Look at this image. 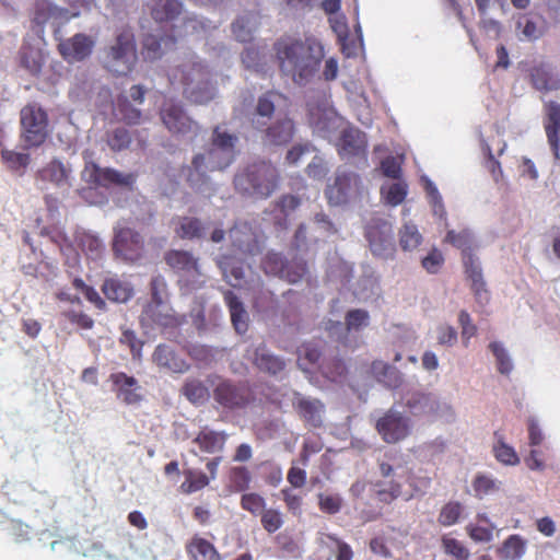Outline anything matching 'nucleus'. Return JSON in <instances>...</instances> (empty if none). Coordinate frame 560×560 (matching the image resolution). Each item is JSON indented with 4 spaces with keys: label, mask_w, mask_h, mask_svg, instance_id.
Wrapping results in <instances>:
<instances>
[{
    "label": "nucleus",
    "mask_w": 560,
    "mask_h": 560,
    "mask_svg": "<svg viewBox=\"0 0 560 560\" xmlns=\"http://www.w3.org/2000/svg\"><path fill=\"white\" fill-rule=\"evenodd\" d=\"M238 137L217 126L211 136L210 145L194 153L190 164L185 168L186 180L196 191L210 196L215 190V184L210 173L224 171L236 159Z\"/></svg>",
    "instance_id": "1"
},
{
    "label": "nucleus",
    "mask_w": 560,
    "mask_h": 560,
    "mask_svg": "<svg viewBox=\"0 0 560 560\" xmlns=\"http://www.w3.org/2000/svg\"><path fill=\"white\" fill-rule=\"evenodd\" d=\"M275 48L282 73L294 83L306 85L316 77L324 57L323 45L317 39H280Z\"/></svg>",
    "instance_id": "2"
},
{
    "label": "nucleus",
    "mask_w": 560,
    "mask_h": 560,
    "mask_svg": "<svg viewBox=\"0 0 560 560\" xmlns=\"http://www.w3.org/2000/svg\"><path fill=\"white\" fill-rule=\"evenodd\" d=\"M145 7L150 10L156 22H170L173 27L174 37H183L215 28L209 21L199 19L196 15L184 13L183 4L178 0H144Z\"/></svg>",
    "instance_id": "3"
},
{
    "label": "nucleus",
    "mask_w": 560,
    "mask_h": 560,
    "mask_svg": "<svg viewBox=\"0 0 560 560\" xmlns=\"http://www.w3.org/2000/svg\"><path fill=\"white\" fill-rule=\"evenodd\" d=\"M174 78L184 85V94L192 103L206 104L215 97L217 89L210 81L209 72L195 55L179 65Z\"/></svg>",
    "instance_id": "4"
},
{
    "label": "nucleus",
    "mask_w": 560,
    "mask_h": 560,
    "mask_svg": "<svg viewBox=\"0 0 560 560\" xmlns=\"http://www.w3.org/2000/svg\"><path fill=\"white\" fill-rule=\"evenodd\" d=\"M278 171L268 162L261 161L249 165L235 176V187L252 197L267 198L278 185Z\"/></svg>",
    "instance_id": "5"
},
{
    "label": "nucleus",
    "mask_w": 560,
    "mask_h": 560,
    "mask_svg": "<svg viewBox=\"0 0 560 560\" xmlns=\"http://www.w3.org/2000/svg\"><path fill=\"white\" fill-rule=\"evenodd\" d=\"M137 61V51L132 34L124 32L108 47L104 57L105 67L117 75L128 74Z\"/></svg>",
    "instance_id": "6"
},
{
    "label": "nucleus",
    "mask_w": 560,
    "mask_h": 560,
    "mask_svg": "<svg viewBox=\"0 0 560 560\" xmlns=\"http://www.w3.org/2000/svg\"><path fill=\"white\" fill-rule=\"evenodd\" d=\"M308 118L313 131L328 140H331L343 126L342 117L337 114L326 97L315 103H308Z\"/></svg>",
    "instance_id": "7"
},
{
    "label": "nucleus",
    "mask_w": 560,
    "mask_h": 560,
    "mask_svg": "<svg viewBox=\"0 0 560 560\" xmlns=\"http://www.w3.org/2000/svg\"><path fill=\"white\" fill-rule=\"evenodd\" d=\"M365 237L373 256L381 259H390L394 257L396 246L390 222L381 218L372 219L366 225Z\"/></svg>",
    "instance_id": "8"
},
{
    "label": "nucleus",
    "mask_w": 560,
    "mask_h": 560,
    "mask_svg": "<svg viewBox=\"0 0 560 560\" xmlns=\"http://www.w3.org/2000/svg\"><path fill=\"white\" fill-rule=\"evenodd\" d=\"M23 148L40 145L47 137L46 113L36 104H30L21 110Z\"/></svg>",
    "instance_id": "9"
},
{
    "label": "nucleus",
    "mask_w": 560,
    "mask_h": 560,
    "mask_svg": "<svg viewBox=\"0 0 560 560\" xmlns=\"http://www.w3.org/2000/svg\"><path fill=\"white\" fill-rule=\"evenodd\" d=\"M161 120L165 128L173 135L192 139L200 127L184 110L180 103L166 101L160 112Z\"/></svg>",
    "instance_id": "10"
},
{
    "label": "nucleus",
    "mask_w": 560,
    "mask_h": 560,
    "mask_svg": "<svg viewBox=\"0 0 560 560\" xmlns=\"http://www.w3.org/2000/svg\"><path fill=\"white\" fill-rule=\"evenodd\" d=\"M362 192L363 186L359 176L347 172H338L335 183L326 190L329 202L335 206L355 200Z\"/></svg>",
    "instance_id": "11"
},
{
    "label": "nucleus",
    "mask_w": 560,
    "mask_h": 560,
    "mask_svg": "<svg viewBox=\"0 0 560 560\" xmlns=\"http://www.w3.org/2000/svg\"><path fill=\"white\" fill-rule=\"evenodd\" d=\"M81 177L88 184L103 187L117 185L128 188L135 183V176L131 173H120L113 168H101L96 164L89 162H86Z\"/></svg>",
    "instance_id": "12"
},
{
    "label": "nucleus",
    "mask_w": 560,
    "mask_h": 560,
    "mask_svg": "<svg viewBox=\"0 0 560 560\" xmlns=\"http://www.w3.org/2000/svg\"><path fill=\"white\" fill-rule=\"evenodd\" d=\"M166 261L173 269L182 272V281H186L192 288H197L205 282L200 266L190 253L173 250L167 254Z\"/></svg>",
    "instance_id": "13"
},
{
    "label": "nucleus",
    "mask_w": 560,
    "mask_h": 560,
    "mask_svg": "<svg viewBox=\"0 0 560 560\" xmlns=\"http://www.w3.org/2000/svg\"><path fill=\"white\" fill-rule=\"evenodd\" d=\"M142 238L128 228H115L113 250L115 255L125 261L133 262L141 257Z\"/></svg>",
    "instance_id": "14"
},
{
    "label": "nucleus",
    "mask_w": 560,
    "mask_h": 560,
    "mask_svg": "<svg viewBox=\"0 0 560 560\" xmlns=\"http://www.w3.org/2000/svg\"><path fill=\"white\" fill-rule=\"evenodd\" d=\"M365 135L361 132L359 129L347 128L341 131V138L338 144V152L342 159L365 165Z\"/></svg>",
    "instance_id": "15"
},
{
    "label": "nucleus",
    "mask_w": 560,
    "mask_h": 560,
    "mask_svg": "<svg viewBox=\"0 0 560 560\" xmlns=\"http://www.w3.org/2000/svg\"><path fill=\"white\" fill-rule=\"evenodd\" d=\"M230 238L233 246L249 255L260 253L264 242V235L247 222L236 223L230 231Z\"/></svg>",
    "instance_id": "16"
},
{
    "label": "nucleus",
    "mask_w": 560,
    "mask_h": 560,
    "mask_svg": "<svg viewBox=\"0 0 560 560\" xmlns=\"http://www.w3.org/2000/svg\"><path fill=\"white\" fill-rule=\"evenodd\" d=\"M376 429L387 443H396L410 432L409 419L400 412L390 409L377 421Z\"/></svg>",
    "instance_id": "17"
},
{
    "label": "nucleus",
    "mask_w": 560,
    "mask_h": 560,
    "mask_svg": "<svg viewBox=\"0 0 560 560\" xmlns=\"http://www.w3.org/2000/svg\"><path fill=\"white\" fill-rule=\"evenodd\" d=\"M94 45L95 40L92 36L78 33L70 38L60 40L58 49L68 62H79L92 54Z\"/></svg>",
    "instance_id": "18"
},
{
    "label": "nucleus",
    "mask_w": 560,
    "mask_h": 560,
    "mask_svg": "<svg viewBox=\"0 0 560 560\" xmlns=\"http://www.w3.org/2000/svg\"><path fill=\"white\" fill-rule=\"evenodd\" d=\"M213 387V397L221 406L230 409L241 408L247 402V398L242 389L234 386L231 382L214 377L209 380Z\"/></svg>",
    "instance_id": "19"
},
{
    "label": "nucleus",
    "mask_w": 560,
    "mask_h": 560,
    "mask_svg": "<svg viewBox=\"0 0 560 560\" xmlns=\"http://www.w3.org/2000/svg\"><path fill=\"white\" fill-rule=\"evenodd\" d=\"M39 178L67 191L72 186V170L68 164L54 159L39 172Z\"/></svg>",
    "instance_id": "20"
},
{
    "label": "nucleus",
    "mask_w": 560,
    "mask_h": 560,
    "mask_svg": "<svg viewBox=\"0 0 560 560\" xmlns=\"http://www.w3.org/2000/svg\"><path fill=\"white\" fill-rule=\"evenodd\" d=\"M259 131L264 133L262 139L266 144L283 145L292 139L294 126L291 119L282 117L268 124Z\"/></svg>",
    "instance_id": "21"
},
{
    "label": "nucleus",
    "mask_w": 560,
    "mask_h": 560,
    "mask_svg": "<svg viewBox=\"0 0 560 560\" xmlns=\"http://www.w3.org/2000/svg\"><path fill=\"white\" fill-rule=\"evenodd\" d=\"M545 129L553 155L560 161V105L555 102H550L547 105V122Z\"/></svg>",
    "instance_id": "22"
},
{
    "label": "nucleus",
    "mask_w": 560,
    "mask_h": 560,
    "mask_svg": "<svg viewBox=\"0 0 560 560\" xmlns=\"http://www.w3.org/2000/svg\"><path fill=\"white\" fill-rule=\"evenodd\" d=\"M299 413L312 427L322 425L325 413L324 405L315 398L298 397L295 400Z\"/></svg>",
    "instance_id": "23"
},
{
    "label": "nucleus",
    "mask_w": 560,
    "mask_h": 560,
    "mask_svg": "<svg viewBox=\"0 0 560 560\" xmlns=\"http://www.w3.org/2000/svg\"><path fill=\"white\" fill-rule=\"evenodd\" d=\"M280 95L277 93H266L258 98L256 112L252 119L253 126L257 130H262L275 113V106Z\"/></svg>",
    "instance_id": "24"
},
{
    "label": "nucleus",
    "mask_w": 560,
    "mask_h": 560,
    "mask_svg": "<svg viewBox=\"0 0 560 560\" xmlns=\"http://www.w3.org/2000/svg\"><path fill=\"white\" fill-rule=\"evenodd\" d=\"M405 404L413 415L436 413L441 405L435 396L424 393L408 394Z\"/></svg>",
    "instance_id": "25"
},
{
    "label": "nucleus",
    "mask_w": 560,
    "mask_h": 560,
    "mask_svg": "<svg viewBox=\"0 0 560 560\" xmlns=\"http://www.w3.org/2000/svg\"><path fill=\"white\" fill-rule=\"evenodd\" d=\"M259 25V16L257 13L248 12L240 15L232 23V33L236 40L246 43L253 39L254 33Z\"/></svg>",
    "instance_id": "26"
},
{
    "label": "nucleus",
    "mask_w": 560,
    "mask_h": 560,
    "mask_svg": "<svg viewBox=\"0 0 560 560\" xmlns=\"http://www.w3.org/2000/svg\"><path fill=\"white\" fill-rule=\"evenodd\" d=\"M516 30L518 31V38L521 40L534 42L545 34L547 25L541 18L534 19L522 15L516 22Z\"/></svg>",
    "instance_id": "27"
},
{
    "label": "nucleus",
    "mask_w": 560,
    "mask_h": 560,
    "mask_svg": "<svg viewBox=\"0 0 560 560\" xmlns=\"http://www.w3.org/2000/svg\"><path fill=\"white\" fill-rule=\"evenodd\" d=\"M153 361L163 369L174 373H183L187 370V364L184 360L178 358L173 349L165 345H160L155 348L153 353Z\"/></svg>",
    "instance_id": "28"
},
{
    "label": "nucleus",
    "mask_w": 560,
    "mask_h": 560,
    "mask_svg": "<svg viewBox=\"0 0 560 560\" xmlns=\"http://www.w3.org/2000/svg\"><path fill=\"white\" fill-rule=\"evenodd\" d=\"M253 360L260 371L273 375L281 372L285 366V362L272 354L264 345L258 346L254 350Z\"/></svg>",
    "instance_id": "29"
},
{
    "label": "nucleus",
    "mask_w": 560,
    "mask_h": 560,
    "mask_svg": "<svg viewBox=\"0 0 560 560\" xmlns=\"http://www.w3.org/2000/svg\"><path fill=\"white\" fill-rule=\"evenodd\" d=\"M532 81L538 91L550 92L560 88V78L549 66L536 67L532 72Z\"/></svg>",
    "instance_id": "30"
},
{
    "label": "nucleus",
    "mask_w": 560,
    "mask_h": 560,
    "mask_svg": "<svg viewBox=\"0 0 560 560\" xmlns=\"http://www.w3.org/2000/svg\"><path fill=\"white\" fill-rule=\"evenodd\" d=\"M102 290L108 300L118 303L127 302L132 295L130 283L116 278L106 279Z\"/></svg>",
    "instance_id": "31"
},
{
    "label": "nucleus",
    "mask_w": 560,
    "mask_h": 560,
    "mask_svg": "<svg viewBox=\"0 0 560 560\" xmlns=\"http://www.w3.org/2000/svg\"><path fill=\"white\" fill-rule=\"evenodd\" d=\"M210 230V223L195 218H182L176 233L182 238L205 237Z\"/></svg>",
    "instance_id": "32"
},
{
    "label": "nucleus",
    "mask_w": 560,
    "mask_h": 560,
    "mask_svg": "<svg viewBox=\"0 0 560 560\" xmlns=\"http://www.w3.org/2000/svg\"><path fill=\"white\" fill-rule=\"evenodd\" d=\"M224 300L230 308L231 320L237 332H245L247 329L248 314L245 311L242 302L231 291H226Z\"/></svg>",
    "instance_id": "33"
},
{
    "label": "nucleus",
    "mask_w": 560,
    "mask_h": 560,
    "mask_svg": "<svg viewBox=\"0 0 560 560\" xmlns=\"http://www.w3.org/2000/svg\"><path fill=\"white\" fill-rule=\"evenodd\" d=\"M371 370L377 382L386 387L396 388L401 384L400 372L383 361L373 362Z\"/></svg>",
    "instance_id": "34"
},
{
    "label": "nucleus",
    "mask_w": 560,
    "mask_h": 560,
    "mask_svg": "<svg viewBox=\"0 0 560 560\" xmlns=\"http://www.w3.org/2000/svg\"><path fill=\"white\" fill-rule=\"evenodd\" d=\"M187 552L192 560H221L214 546L199 537L191 539L187 546Z\"/></svg>",
    "instance_id": "35"
},
{
    "label": "nucleus",
    "mask_w": 560,
    "mask_h": 560,
    "mask_svg": "<svg viewBox=\"0 0 560 560\" xmlns=\"http://www.w3.org/2000/svg\"><path fill=\"white\" fill-rule=\"evenodd\" d=\"M144 313L160 326L170 327L177 324L172 308L165 302L149 304L145 307Z\"/></svg>",
    "instance_id": "36"
},
{
    "label": "nucleus",
    "mask_w": 560,
    "mask_h": 560,
    "mask_svg": "<svg viewBox=\"0 0 560 560\" xmlns=\"http://www.w3.org/2000/svg\"><path fill=\"white\" fill-rule=\"evenodd\" d=\"M422 234L418 226L412 222H405L399 230V245L402 250L411 252L422 243Z\"/></svg>",
    "instance_id": "37"
},
{
    "label": "nucleus",
    "mask_w": 560,
    "mask_h": 560,
    "mask_svg": "<svg viewBox=\"0 0 560 560\" xmlns=\"http://www.w3.org/2000/svg\"><path fill=\"white\" fill-rule=\"evenodd\" d=\"M226 435L220 432L202 431L195 442L207 453H215L223 448Z\"/></svg>",
    "instance_id": "38"
},
{
    "label": "nucleus",
    "mask_w": 560,
    "mask_h": 560,
    "mask_svg": "<svg viewBox=\"0 0 560 560\" xmlns=\"http://www.w3.org/2000/svg\"><path fill=\"white\" fill-rule=\"evenodd\" d=\"M446 241L463 252V256L472 255L471 250L476 247V240L471 231L462 230L456 233L448 231Z\"/></svg>",
    "instance_id": "39"
},
{
    "label": "nucleus",
    "mask_w": 560,
    "mask_h": 560,
    "mask_svg": "<svg viewBox=\"0 0 560 560\" xmlns=\"http://www.w3.org/2000/svg\"><path fill=\"white\" fill-rule=\"evenodd\" d=\"M45 63V55L39 48L28 47L24 48L22 52V66L30 71V73L37 75L40 73Z\"/></svg>",
    "instance_id": "40"
},
{
    "label": "nucleus",
    "mask_w": 560,
    "mask_h": 560,
    "mask_svg": "<svg viewBox=\"0 0 560 560\" xmlns=\"http://www.w3.org/2000/svg\"><path fill=\"white\" fill-rule=\"evenodd\" d=\"M218 266L222 271L224 279L233 287H237L241 280L244 279L245 272L242 265H235L234 261L228 257H223L218 261Z\"/></svg>",
    "instance_id": "41"
},
{
    "label": "nucleus",
    "mask_w": 560,
    "mask_h": 560,
    "mask_svg": "<svg viewBox=\"0 0 560 560\" xmlns=\"http://www.w3.org/2000/svg\"><path fill=\"white\" fill-rule=\"evenodd\" d=\"M78 242L79 246L85 253L88 258L92 260L98 259L104 252L103 242L91 233L81 234L78 238Z\"/></svg>",
    "instance_id": "42"
},
{
    "label": "nucleus",
    "mask_w": 560,
    "mask_h": 560,
    "mask_svg": "<svg viewBox=\"0 0 560 560\" xmlns=\"http://www.w3.org/2000/svg\"><path fill=\"white\" fill-rule=\"evenodd\" d=\"M183 393L195 405H201L209 398V388L198 380L187 381L183 387Z\"/></svg>",
    "instance_id": "43"
},
{
    "label": "nucleus",
    "mask_w": 560,
    "mask_h": 560,
    "mask_svg": "<svg viewBox=\"0 0 560 560\" xmlns=\"http://www.w3.org/2000/svg\"><path fill=\"white\" fill-rule=\"evenodd\" d=\"M508 560H520L525 553V541L517 535L510 536L500 550Z\"/></svg>",
    "instance_id": "44"
},
{
    "label": "nucleus",
    "mask_w": 560,
    "mask_h": 560,
    "mask_svg": "<svg viewBox=\"0 0 560 560\" xmlns=\"http://www.w3.org/2000/svg\"><path fill=\"white\" fill-rule=\"evenodd\" d=\"M46 18L45 21H51L52 24H62L70 19L79 16V12H70L68 9L48 3L44 8Z\"/></svg>",
    "instance_id": "45"
},
{
    "label": "nucleus",
    "mask_w": 560,
    "mask_h": 560,
    "mask_svg": "<svg viewBox=\"0 0 560 560\" xmlns=\"http://www.w3.org/2000/svg\"><path fill=\"white\" fill-rule=\"evenodd\" d=\"M168 45V39L162 38L156 35H149L143 40V49L145 57L149 59H158L163 52V46L166 47Z\"/></svg>",
    "instance_id": "46"
},
{
    "label": "nucleus",
    "mask_w": 560,
    "mask_h": 560,
    "mask_svg": "<svg viewBox=\"0 0 560 560\" xmlns=\"http://www.w3.org/2000/svg\"><path fill=\"white\" fill-rule=\"evenodd\" d=\"M300 205L301 200L295 196L285 195L281 197L275 206V211L277 212V221L281 223L282 218L280 217V214L283 218H288L299 208Z\"/></svg>",
    "instance_id": "47"
},
{
    "label": "nucleus",
    "mask_w": 560,
    "mask_h": 560,
    "mask_svg": "<svg viewBox=\"0 0 560 560\" xmlns=\"http://www.w3.org/2000/svg\"><path fill=\"white\" fill-rule=\"evenodd\" d=\"M262 267L267 273L277 276L282 279L289 265L285 264L280 254L269 253L262 261Z\"/></svg>",
    "instance_id": "48"
},
{
    "label": "nucleus",
    "mask_w": 560,
    "mask_h": 560,
    "mask_svg": "<svg viewBox=\"0 0 560 560\" xmlns=\"http://www.w3.org/2000/svg\"><path fill=\"white\" fill-rule=\"evenodd\" d=\"M463 506L458 502H450L445 504L439 515V522L443 526H452L456 524L460 517Z\"/></svg>",
    "instance_id": "49"
},
{
    "label": "nucleus",
    "mask_w": 560,
    "mask_h": 560,
    "mask_svg": "<svg viewBox=\"0 0 560 560\" xmlns=\"http://www.w3.org/2000/svg\"><path fill=\"white\" fill-rule=\"evenodd\" d=\"M442 546L445 553L454 557L456 560H467L470 555L469 550L455 538L443 537Z\"/></svg>",
    "instance_id": "50"
},
{
    "label": "nucleus",
    "mask_w": 560,
    "mask_h": 560,
    "mask_svg": "<svg viewBox=\"0 0 560 560\" xmlns=\"http://www.w3.org/2000/svg\"><path fill=\"white\" fill-rule=\"evenodd\" d=\"M1 156L4 163L12 170L25 168L30 163V155L23 152H15L12 150L3 149Z\"/></svg>",
    "instance_id": "51"
},
{
    "label": "nucleus",
    "mask_w": 560,
    "mask_h": 560,
    "mask_svg": "<svg viewBox=\"0 0 560 560\" xmlns=\"http://www.w3.org/2000/svg\"><path fill=\"white\" fill-rule=\"evenodd\" d=\"M382 194L392 206L401 203L407 195L406 186L401 183H394L382 187Z\"/></svg>",
    "instance_id": "52"
},
{
    "label": "nucleus",
    "mask_w": 560,
    "mask_h": 560,
    "mask_svg": "<svg viewBox=\"0 0 560 560\" xmlns=\"http://www.w3.org/2000/svg\"><path fill=\"white\" fill-rule=\"evenodd\" d=\"M490 349L497 359L500 373L509 374L513 369V364L505 349L499 342H492L490 345Z\"/></svg>",
    "instance_id": "53"
},
{
    "label": "nucleus",
    "mask_w": 560,
    "mask_h": 560,
    "mask_svg": "<svg viewBox=\"0 0 560 560\" xmlns=\"http://www.w3.org/2000/svg\"><path fill=\"white\" fill-rule=\"evenodd\" d=\"M369 325V314L363 310L349 311L346 316V326L348 331L360 330Z\"/></svg>",
    "instance_id": "54"
},
{
    "label": "nucleus",
    "mask_w": 560,
    "mask_h": 560,
    "mask_svg": "<svg viewBox=\"0 0 560 560\" xmlns=\"http://www.w3.org/2000/svg\"><path fill=\"white\" fill-rule=\"evenodd\" d=\"M261 525L270 534L277 532L283 525L282 514L273 509L265 510L261 514Z\"/></svg>",
    "instance_id": "55"
},
{
    "label": "nucleus",
    "mask_w": 560,
    "mask_h": 560,
    "mask_svg": "<svg viewBox=\"0 0 560 560\" xmlns=\"http://www.w3.org/2000/svg\"><path fill=\"white\" fill-rule=\"evenodd\" d=\"M242 508L252 514H262L265 509V500L257 493H247L242 497Z\"/></svg>",
    "instance_id": "56"
},
{
    "label": "nucleus",
    "mask_w": 560,
    "mask_h": 560,
    "mask_svg": "<svg viewBox=\"0 0 560 560\" xmlns=\"http://www.w3.org/2000/svg\"><path fill=\"white\" fill-rule=\"evenodd\" d=\"M493 451L497 459L503 464L515 465L518 462V457L513 447L502 441H499L498 444L494 445Z\"/></svg>",
    "instance_id": "57"
},
{
    "label": "nucleus",
    "mask_w": 560,
    "mask_h": 560,
    "mask_svg": "<svg viewBox=\"0 0 560 560\" xmlns=\"http://www.w3.org/2000/svg\"><path fill=\"white\" fill-rule=\"evenodd\" d=\"M425 190H427L428 197L430 199V203L432 206L434 215L443 217L445 214V210H444V206L442 202V197L439 194L438 188L435 187V185L432 182L427 179L425 180Z\"/></svg>",
    "instance_id": "58"
},
{
    "label": "nucleus",
    "mask_w": 560,
    "mask_h": 560,
    "mask_svg": "<svg viewBox=\"0 0 560 560\" xmlns=\"http://www.w3.org/2000/svg\"><path fill=\"white\" fill-rule=\"evenodd\" d=\"M131 138L128 130L124 128H117L113 131L108 138L109 147L115 151L126 149L130 144Z\"/></svg>",
    "instance_id": "59"
},
{
    "label": "nucleus",
    "mask_w": 560,
    "mask_h": 560,
    "mask_svg": "<svg viewBox=\"0 0 560 560\" xmlns=\"http://www.w3.org/2000/svg\"><path fill=\"white\" fill-rule=\"evenodd\" d=\"M476 495L482 498L498 489L497 483L493 479L488 476H477L472 483Z\"/></svg>",
    "instance_id": "60"
},
{
    "label": "nucleus",
    "mask_w": 560,
    "mask_h": 560,
    "mask_svg": "<svg viewBox=\"0 0 560 560\" xmlns=\"http://www.w3.org/2000/svg\"><path fill=\"white\" fill-rule=\"evenodd\" d=\"M94 84L95 82L92 81L88 74L82 73L75 77L71 93L77 97L88 96L92 92Z\"/></svg>",
    "instance_id": "61"
},
{
    "label": "nucleus",
    "mask_w": 560,
    "mask_h": 560,
    "mask_svg": "<svg viewBox=\"0 0 560 560\" xmlns=\"http://www.w3.org/2000/svg\"><path fill=\"white\" fill-rule=\"evenodd\" d=\"M319 359V352L314 348L304 347L299 350L298 365L303 372H307L310 365Z\"/></svg>",
    "instance_id": "62"
},
{
    "label": "nucleus",
    "mask_w": 560,
    "mask_h": 560,
    "mask_svg": "<svg viewBox=\"0 0 560 560\" xmlns=\"http://www.w3.org/2000/svg\"><path fill=\"white\" fill-rule=\"evenodd\" d=\"M464 265L471 283H477L479 285V281H482L483 279L478 259L472 255H467L464 257Z\"/></svg>",
    "instance_id": "63"
},
{
    "label": "nucleus",
    "mask_w": 560,
    "mask_h": 560,
    "mask_svg": "<svg viewBox=\"0 0 560 560\" xmlns=\"http://www.w3.org/2000/svg\"><path fill=\"white\" fill-rule=\"evenodd\" d=\"M464 265L471 283H477L479 285V281H482L483 279L478 259L472 255H467L464 257Z\"/></svg>",
    "instance_id": "64"
}]
</instances>
